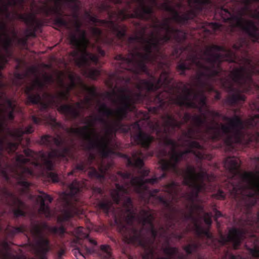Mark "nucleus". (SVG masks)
Returning <instances> with one entry per match:
<instances>
[{
    "mask_svg": "<svg viewBox=\"0 0 259 259\" xmlns=\"http://www.w3.org/2000/svg\"><path fill=\"white\" fill-rule=\"evenodd\" d=\"M184 52H187V57L185 59H180L176 67L177 70L181 75L184 76L187 70H197V85L200 90L195 92L188 88L189 84H184L180 82L181 85L183 86V94H180V87L173 84L169 73L163 70L158 78L152 76L151 80L142 81L144 88L152 90V92L159 89L162 90L153 97L155 106L150 107V111L156 114L160 111L164 112L172 102L181 108L196 109L202 113L203 108L207 106L204 90L212 91L213 87L211 83L215 81L217 78L219 79L222 87L229 93L225 101L227 105L232 106L239 101H245V97L241 94L240 89L234 86L235 84L238 86V84L233 79L232 70L229 76H226V71L221 66L223 61L237 64L236 52L223 46L212 45L206 48L203 52V56H201L191 45H188L175 46L171 55L178 59Z\"/></svg>",
    "mask_w": 259,
    "mask_h": 259,
    "instance_id": "obj_1",
    "label": "nucleus"
},
{
    "mask_svg": "<svg viewBox=\"0 0 259 259\" xmlns=\"http://www.w3.org/2000/svg\"><path fill=\"white\" fill-rule=\"evenodd\" d=\"M122 157L126 160L128 166L139 169L141 174L139 177L145 179L148 176L149 170L143 168V159L145 156L140 150L134 151L131 157L126 154H123ZM117 175L124 181L128 180L129 182L120 185L118 183L117 176H113L112 181L115 182V189L111 193L112 201L109 199H103L98 202V208L107 215L112 212L114 223L125 241L138 245L144 249L145 252L143 255V259H153V245L158 234V231L154 224L155 217L150 208L142 209L138 217L141 227L139 229L135 226L134 222L137 217L132 200L128 196L122 198V195L130 193L132 187L131 180L135 177L128 171H119ZM201 246L202 244L199 242H194L184 245L183 249L187 254H184L179 253L178 248L167 245L163 248V251L166 256H158L156 259H188V255L197 253Z\"/></svg>",
    "mask_w": 259,
    "mask_h": 259,
    "instance_id": "obj_2",
    "label": "nucleus"
},
{
    "mask_svg": "<svg viewBox=\"0 0 259 259\" xmlns=\"http://www.w3.org/2000/svg\"><path fill=\"white\" fill-rule=\"evenodd\" d=\"M182 135L183 137L179 138V141L181 142V146L186 148L184 151L177 150L180 145L170 138L171 136H157L165 146H170V151L168 152L165 149L160 150V154L162 156L160 163L164 170H171L176 175L183 178L182 184L191 189V191L182 193L181 197L190 203H194L199 193L205 190V182L213 181L215 176L208 174L202 166H199L198 172H196L195 167L192 165H188L185 169L178 167L179 162L183 159L187 160L189 154H193L199 160L208 158V155L203 151V146L195 140L198 138L194 128H189L187 131H183Z\"/></svg>",
    "mask_w": 259,
    "mask_h": 259,
    "instance_id": "obj_3",
    "label": "nucleus"
},
{
    "mask_svg": "<svg viewBox=\"0 0 259 259\" xmlns=\"http://www.w3.org/2000/svg\"><path fill=\"white\" fill-rule=\"evenodd\" d=\"M120 73L116 72L113 75L119 81H123L126 84L125 87H121L119 91L121 95L119 97L120 106L115 110L109 108L105 103H101L98 100L99 105V112L107 117H113V120L109 123L103 117L99 116H90V121L94 124L96 121H99L106 126V136L102 138L109 139V144L112 141L110 136L115 135L117 132L123 133H131V138L136 145H140L146 150H148L152 142L154 140V138L150 135L143 131L139 121H136L131 124H126L122 123V121L125 118L128 112H133L136 113V109L135 106L136 103H142L145 101L153 103V97H150L149 94L152 92V90H148L144 88L143 80L141 79L136 84V87L138 91L133 93L127 84L131 81L130 77L121 76Z\"/></svg>",
    "mask_w": 259,
    "mask_h": 259,
    "instance_id": "obj_4",
    "label": "nucleus"
},
{
    "mask_svg": "<svg viewBox=\"0 0 259 259\" xmlns=\"http://www.w3.org/2000/svg\"><path fill=\"white\" fill-rule=\"evenodd\" d=\"M207 112L213 119L211 125H206V132L212 140H219L225 136V143L232 148L234 144L246 145L253 140L259 143L255 138L256 133L259 132V117L256 114L243 121L237 115L229 117L219 111Z\"/></svg>",
    "mask_w": 259,
    "mask_h": 259,
    "instance_id": "obj_5",
    "label": "nucleus"
},
{
    "mask_svg": "<svg viewBox=\"0 0 259 259\" xmlns=\"http://www.w3.org/2000/svg\"><path fill=\"white\" fill-rule=\"evenodd\" d=\"M134 25L137 27H140L139 35L136 34L130 36L128 38L129 44L138 42L142 45L143 50L144 53L140 51L139 48L134 45L133 48L129 50L127 57H124L121 54L117 55L115 57L116 63V73H122L124 71H128L136 75L141 73H145L149 77V79L151 80L152 76L154 75L151 74L147 66V63H150L152 55V49L154 48L158 50V42H153L149 38L145 36L147 27L142 26L140 22L134 23Z\"/></svg>",
    "mask_w": 259,
    "mask_h": 259,
    "instance_id": "obj_6",
    "label": "nucleus"
},
{
    "mask_svg": "<svg viewBox=\"0 0 259 259\" xmlns=\"http://www.w3.org/2000/svg\"><path fill=\"white\" fill-rule=\"evenodd\" d=\"M71 83L66 84L62 79H59L58 82V86L62 90L58 92L56 94H53L48 92H44L42 96L46 101L42 100V97L38 92L33 93V92L36 89L37 91H42L46 86V83L39 79H36L30 85L25 88V93L27 95V102L28 104L37 105L38 106L39 113L38 117L35 115L30 116V118L33 123L38 125L42 121H51L53 123L58 127L63 128L61 123L57 122L56 119L52 117L48 112L49 108L54 105H58L63 101H68L70 97L71 91L75 87L74 77L70 76Z\"/></svg>",
    "mask_w": 259,
    "mask_h": 259,
    "instance_id": "obj_7",
    "label": "nucleus"
},
{
    "mask_svg": "<svg viewBox=\"0 0 259 259\" xmlns=\"http://www.w3.org/2000/svg\"><path fill=\"white\" fill-rule=\"evenodd\" d=\"M153 14V6L147 5L145 0H125L123 8H118L116 11L108 12L109 20L99 19L88 11L85 12L84 16L94 24L104 26L114 34L118 39L122 40L126 36L127 28L125 25H119L113 21L112 18L113 15H115L117 19L121 21L128 18L148 20L151 19Z\"/></svg>",
    "mask_w": 259,
    "mask_h": 259,
    "instance_id": "obj_8",
    "label": "nucleus"
},
{
    "mask_svg": "<svg viewBox=\"0 0 259 259\" xmlns=\"http://www.w3.org/2000/svg\"><path fill=\"white\" fill-rule=\"evenodd\" d=\"M73 24L76 33H71L69 39L75 50L70 53V55L74 58L76 66L82 70L84 75L95 80L100 75V71L91 68V65H97L99 59L96 55L89 52L88 48L89 46L95 48L96 44L91 43L87 37V31L81 29L82 22L80 20H75Z\"/></svg>",
    "mask_w": 259,
    "mask_h": 259,
    "instance_id": "obj_9",
    "label": "nucleus"
},
{
    "mask_svg": "<svg viewBox=\"0 0 259 259\" xmlns=\"http://www.w3.org/2000/svg\"><path fill=\"white\" fill-rule=\"evenodd\" d=\"M233 48L242 54V56L239 57L236 54L237 64L240 66L232 70L233 79L238 84L239 88L249 92L253 83L252 75H259V60L257 62H253L248 53L249 43L246 38H239L233 45Z\"/></svg>",
    "mask_w": 259,
    "mask_h": 259,
    "instance_id": "obj_10",
    "label": "nucleus"
},
{
    "mask_svg": "<svg viewBox=\"0 0 259 259\" xmlns=\"http://www.w3.org/2000/svg\"><path fill=\"white\" fill-rule=\"evenodd\" d=\"M84 123L87 125L82 127H66L65 130L69 134L80 136L88 142L86 149L89 151L96 149L102 158H107L113 154L114 151L110 147L109 139L101 137L100 138L94 128V123L93 122L87 120Z\"/></svg>",
    "mask_w": 259,
    "mask_h": 259,
    "instance_id": "obj_11",
    "label": "nucleus"
},
{
    "mask_svg": "<svg viewBox=\"0 0 259 259\" xmlns=\"http://www.w3.org/2000/svg\"><path fill=\"white\" fill-rule=\"evenodd\" d=\"M176 114L183 120L179 121L174 115L166 113L162 116L163 124L161 125L158 122L155 123L151 126L152 131L157 136H171L175 133L176 128L180 129L183 125L193 120V116L189 113L186 112L183 116L180 111H177Z\"/></svg>",
    "mask_w": 259,
    "mask_h": 259,
    "instance_id": "obj_12",
    "label": "nucleus"
},
{
    "mask_svg": "<svg viewBox=\"0 0 259 259\" xmlns=\"http://www.w3.org/2000/svg\"><path fill=\"white\" fill-rule=\"evenodd\" d=\"M219 11L225 21H234L237 25L246 33L254 42H259V28L252 20H245L241 17L235 16L227 10L220 9Z\"/></svg>",
    "mask_w": 259,
    "mask_h": 259,
    "instance_id": "obj_13",
    "label": "nucleus"
},
{
    "mask_svg": "<svg viewBox=\"0 0 259 259\" xmlns=\"http://www.w3.org/2000/svg\"><path fill=\"white\" fill-rule=\"evenodd\" d=\"M151 40L153 42H158V50L155 49L154 48L152 49V57L150 59V63L152 64H158V68H162L164 63L162 62V60L165 58V55L161 52V47L163 45L168 42L174 39V36L172 33H167L159 37H157L154 32H151L150 34Z\"/></svg>",
    "mask_w": 259,
    "mask_h": 259,
    "instance_id": "obj_14",
    "label": "nucleus"
},
{
    "mask_svg": "<svg viewBox=\"0 0 259 259\" xmlns=\"http://www.w3.org/2000/svg\"><path fill=\"white\" fill-rule=\"evenodd\" d=\"M153 14L152 15L151 19L147 21H151L153 24L151 27L154 29H160L163 30L167 33H172L174 36V39L178 45H183L187 39L186 33L182 30L175 28L170 25V19L165 18L162 23H159L158 20L156 18H154Z\"/></svg>",
    "mask_w": 259,
    "mask_h": 259,
    "instance_id": "obj_15",
    "label": "nucleus"
},
{
    "mask_svg": "<svg viewBox=\"0 0 259 259\" xmlns=\"http://www.w3.org/2000/svg\"><path fill=\"white\" fill-rule=\"evenodd\" d=\"M171 2L166 0L159 6V9L169 12L172 14L171 19L180 25H185L190 20L195 18V14L193 10H188L182 15H180L178 11L171 5Z\"/></svg>",
    "mask_w": 259,
    "mask_h": 259,
    "instance_id": "obj_16",
    "label": "nucleus"
},
{
    "mask_svg": "<svg viewBox=\"0 0 259 259\" xmlns=\"http://www.w3.org/2000/svg\"><path fill=\"white\" fill-rule=\"evenodd\" d=\"M96 155L94 153H90L87 160H85L89 166L90 169L88 175L90 178L96 179L100 181H104L105 179V175L108 170L111 167L110 163H105L103 160L98 163L99 171L93 166H91L93 162L96 160Z\"/></svg>",
    "mask_w": 259,
    "mask_h": 259,
    "instance_id": "obj_17",
    "label": "nucleus"
},
{
    "mask_svg": "<svg viewBox=\"0 0 259 259\" xmlns=\"http://www.w3.org/2000/svg\"><path fill=\"white\" fill-rule=\"evenodd\" d=\"M159 164L163 171L162 174L159 177H154L150 179H144L143 177H133L131 180V184L132 187L138 194H143V192L148 190L147 184H154L158 183L162 179L166 177V171L171 170H163L160 163V159L159 161Z\"/></svg>",
    "mask_w": 259,
    "mask_h": 259,
    "instance_id": "obj_18",
    "label": "nucleus"
},
{
    "mask_svg": "<svg viewBox=\"0 0 259 259\" xmlns=\"http://www.w3.org/2000/svg\"><path fill=\"white\" fill-rule=\"evenodd\" d=\"M40 10L45 16L49 17L53 16L55 17L53 21L55 25L59 27H69L68 21L63 18L64 16V12L59 7L55 5L51 6L47 4H45V6L41 7Z\"/></svg>",
    "mask_w": 259,
    "mask_h": 259,
    "instance_id": "obj_19",
    "label": "nucleus"
},
{
    "mask_svg": "<svg viewBox=\"0 0 259 259\" xmlns=\"http://www.w3.org/2000/svg\"><path fill=\"white\" fill-rule=\"evenodd\" d=\"M246 232L245 229L233 228L229 231V234L228 236L221 235L219 243L224 246L231 242L232 243L233 248L237 249L240 246Z\"/></svg>",
    "mask_w": 259,
    "mask_h": 259,
    "instance_id": "obj_20",
    "label": "nucleus"
},
{
    "mask_svg": "<svg viewBox=\"0 0 259 259\" xmlns=\"http://www.w3.org/2000/svg\"><path fill=\"white\" fill-rule=\"evenodd\" d=\"M19 19L23 21L28 28L25 30L27 37H35L36 32L39 30L42 26V22L37 19L34 15L18 14Z\"/></svg>",
    "mask_w": 259,
    "mask_h": 259,
    "instance_id": "obj_21",
    "label": "nucleus"
},
{
    "mask_svg": "<svg viewBox=\"0 0 259 259\" xmlns=\"http://www.w3.org/2000/svg\"><path fill=\"white\" fill-rule=\"evenodd\" d=\"M60 104L61 103L58 105H55L58 107V111L70 120H74L79 117L80 115V110L85 108L82 102H76L75 107L71 105Z\"/></svg>",
    "mask_w": 259,
    "mask_h": 259,
    "instance_id": "obj_22",
    "label": "nucleus"
},
{
    "mask_svg": "<svg viewBox=\"0 0 259 259\" xmlns=\"http://www.w3.org/2000/svg\"><path fill=\"white\" fill-rule=\"evenodd\" d=\"M33 231L38 237L36 245L38 251L40 254V259H47L46 255L52 249V246L49 239L42 235V231L40 227L36 225L33 227Z\"/></svg>",
    "mask_w": 259,
    "mask_h": 259,
    "instance_id": "obj_23",
    "label": "nucleus"
},
{
    "mask_svg": "<svg viewBox=\"0 0 259 259\" xmlns=\"http://www.w3.org/2000/svg\"><path fill=\"white\" fill-rule=\"evenodd\" d=\"M5 194L11 199L10 205L14 208L13 212L14 217L18 218L20 217H26V205L25 203L10 191L5 190Z\"/></svg>",
    "mask_w": 259,
    "mask_h": 259,
    "instance_id": "obj_24",
    "label": "nucleus"
},
{
    "mask_svg": "<svg viewBox=\"0 0 259 259\" xmlns=\"http://www.w3.org/2000/svg\"><path fill=\"white\" fill-rule=\"evenodd\" d=\"M159 192V190L155 189L150 190L148 187V190L143 192V194H139L142 199L145 201H149L150 199L153 198L158 201L162 204L164 207L170 211H175V208L172 206L171 200L166 199L162 196H157V194Z\"/></svg>",
    "mask_w": 259,
    "mask_h": 259,
    "instance_id": "obj_25",
    "label": "nucleus"
},
{
    "mask_svg": "<svg viewBox=\"0 0 259 259\" xmlns=\"http://www.w3.org/2000/svg\"><path fill=\"white\" fill-rule=\"evenodd\" d=\"M3 131V123L0 120V154L4 152H7L8 153H14L18 148V144L16 143H13L9 139L8 136H11L7 132V135H2ZM9 132V131H8Z\"/></svg>",
    "mask_w": 259,
    "mask_h": 259,
    "instance_id": "obj_26",
    "label": "nucleus"
},
{
    "mask_svg": "<svg viewBox=\"0 0 259 259\" xmlns=\"http://www.w3.org/2000/svg\"><path fill=\"white\" fill-rule=\"evenodd\" d=\"M252 2H254L253 0H241V3L242 4H243V5H244V7L242 9V10L240 12V15L239 16H238L237 15V16H239V17H241L242 18V16L245 14L246 12H249L250 13L252 12V11L250 9V6L252 4ZM225 9V10H227L229 12H230L231 14H233L235 15L234 14H233V13H232L231 12H230L229 10H228L227 9H226L224 8V6H216L215 8V16H217V15L219 16L223 20V21H224V22H228V23H236V22L235 21H225V19H224L222 15H221V13L219 11V9ZM235 16H236L235 15Z\"/></svg>",
    "mask_w": 259,
    "mask_h": 259,
    "instance_id": "obj_27",
    "label": "nucleus"
},
{
    "mask_svg": "<svg viewBox=\"0 0 259 259\" xmlns=\"http://www.w3.org/2000/svg\"><path fill=\"white\" fill-rule=\"evenodd\" d=\"M37 225L40 228L41 231H42V235L45 237L43 235V229H47L49 230L51 233L55 234V235H59L60 236H63L65 232V228L61 226L60 227H50L48 225V224L46 223H42L41 225L37 223H31V232L33 234V235L35 237L36 240V242L38 240V237L35 235L33 231V227L35 225Z\"/></svg>",
    "mask_w": 259,
    "mask_h": 259,
    "instance_id": "obj_28",
    "label": "nucleus"
},
{
    "mask_svg": "<svg viewBox=\"0 0 259 259\" xmlns=\"http://www.w3.org/2000/svg\"><path fill=\"white\" fill-rule=\"evenodd\" d=\"M90 30L96 44L104 43L111 46L114 43L113 38H110L107 35H104L101 29L96 27H91Z\"/></svg>",
    "mask_w": 259,
    "mask_h": 259,
    "instance_id": "obj_29",
    "label": "nucleus"
},
{
    "mask_svg": "<svg viewBox=\"0 0 259 259\" xmlns=\"http://www.w3.org/2000/svg\"><path fill=\"white\" fill-rule=\"evenodd\" d=\"M34 132V128L31 124L26 126L24 130L22 129H17L15 131H9L8 134L11 136V138L15 141L13 143H16L18 147L21 144L22 140V136L24 134H31Z\"/></svg>",
    "mask_w": 259,
    "mask_h": 259,
    "instance_id": "obj_30",
    "label": "nucleus"
},
{
    "mask_svg": "<svg viewBox=\"0 0 259 259\" xmlns=\"http://www.w3.org/2000/svg\"><path fill=\"white\" fill-rule=\"evenodd\" d=\"M202 114L203 117L197 115L193 116L192 123L196 127V128H194V129L195 130V135L197 136V138H199V134L201 133V128L203 126H205L204 133L209 135V134L206 132V125H209L207 123V117L204 113H202ZM192 128H193V127Z\"/></svg>",
    "mask_w": 259,
    "mask_h": 259,
    "instance_id": "obj_31",
    "label": "nucleus"
},
{
    "mask_svg": "<svg viewBox=\"0 0 259 259\" xmlns=\"http://www.w3.org/2000/svg\"><path fill=\"white\" fill-rule=\"evenodd\" d=\"M7 27L6 24L4 22H0V44L3 48L10 55L9 49L11 46V39L7 34Z\"/></svg>",
    "mask_w": 259,
    "mask_h": 259,
    "instance_id": "obj_32",
    "label": "nucleus"
},
{
    "mask_svg": "<svg viewBox=\"0 0 259 259\" xmlns=\"http://www.w3.org/2000/svg\"><path fill=\"white\" fill-rule=\"evenodd\" d=\"M64 201L67 208L63 210L61 215L58 218V221L60 222L67 221L74 214L77 213L75 207L70 200L65 198Z\"/></svg>",
    "mask_w": 259,
    "mask_h": 259,
    "instance_id": "obj_33",
    "label": "nucleus"
},
{
    "mask_svg": "<svg viewBox=\"0 0 259 259\" xmlns=\"http://www.w3.org/2000/svg\"><path fill=\"white\" fill-rule=\"evenodd\" d=\"M38 198L40 199V207L39 208V212L44 215L46 218H50L51 217V212L49 206L45 203L46 201H48L49 203H51L53 198L48 194L45 193L42 195L39 196Z\"/></svg>",
    "mask_w": 259,
    "mask_h": 259,
    "instance_id": "obj_34",
    "label": "nucleus"
},
{
    "mask_svg": "<svg viewBox=\"0 0 259 259\" xmlns=\"http://www.w3.org/2000/svg\"><path fill=\"white\" fill-rule=\"evenodd\" d=\"M165 189L168 194L171 196L172 199L178 201V196L182 191L180 183L172 181L165 185Z\"/></svg>",
    "mask_w": 259,
    "mask_h": 259,
    "instance_id": "obj_35",
    "label": "nucleus"
},
{
    "mask_svg": "<svg viewBox=\"0 0 259 259\" xmlns=\"http://www.w3.org/2000/svg\"><path fill=\"white\" fill-rule=\"evenodd\" d=\"M21 255L14 254L11 252L7 242L0 243V259H23ZM26 259V258H24Z\"/></svg>",
    "mask_w": 259,
    "mask_h": 259,
    "instance_id": "obj_36",
    "label": "nucleus"
},
{
    "mask_svg": "<svg viewBox=\"0 0 259 259\" xmlns=\"http://www.w3.org/2000/svg\"><path fill=\"white\" fill-rule=\"evenodd\" d=\"M211 3V0H188V4L195 14V18L201 12L205 7Z\"/></svg>",
    "mask_w": 259,
    "mask_h": 259,
    "instance_id": "obj_37",
    "label": "nucleus"
},
{
    "mask_svg": "<svg viewBox=\"0 0 259 259\" xmlns=\"http://www.w3.org/2000/svg\"><path fill=\"white\" fill-rule=\"evenodd\" d=\"M69 192L68 195L75 201L77 200V197L79 193L81 192L82 188V185L79 181L74 180L69 185Z\"/></svg>",
    "mask_w": 259,
    "mask_h": 259,
    "instance_id": "obj_38",
    "label": "nucleus"
},
{
    "mask_svg": "<svg viewBox=\"0 0 259 259\" xmlns=\"http://www.w3.org/2000/svg\"><path fill=\"white\" fill-rule=\"evenodd\" d=\"M50 2H53L54 5L59 7L62 9L64 4H67L69 7H71L73 10L79 11V6L78 5V0H49Z\"/></svg>",
    "mask_w": 259,
    "mask_h": 259,
    "instance_id": "obj_39",
    "label": "nucleus"
},
{
    "mask_svg": "<svg viewBox=\"0 0 259 259\" xmlns=\"http://www.w3.org/2000/svg\"><path fill=\"white\" fill-rule=\"evenodd\" d=\"M88 166V165L87 164V162L85 161V160H80L75 165L72 170L68 174V175H74L76 176V175L75 174L78 171L85 172Z\"/></svg>",
    "mask_w": 259,
    "mask_h": 259,
    "instance_id": "obj_40",
    "label": "nucleus"
},
{
    "mask_svg": "<svg viewBox=\"0 0 259 259\" xmlns=\"http://www.w3.org/2000/svg\"><path fill=\"white\" fill-rule=\"evenodd\" d=\"M195 227L196 233L198 236L201 237L203 236L208 239H212V235L209 232L208 229H204L203 227L197 224L195 225Z\"/></svg>",
    "mask_w": 259,
    "mask_h": 259,
    "instance_id": "obj_41",
    "label": "nucleus"
},
{
    "mask_svg": "<svg viewBox=\"0 0 259 259\" xmlns=\"http://www.w3.org/2000/svg\"><path fill=\"white\" fill-rule=\"evenodd\" d=\"M0 3L3 4V7H0V12L2 13H6L7 17H9L10 14L8 11V7L9 6H15L16 5V0H8L7 3L3 0H0Z\"/></svg>",
    "mask_w": 259,
    "mask_h": 259,
    "instance_id": "obj_42",
    "label": "nucleus"
},
{
    "mask_svg": "<svg viewBox=\"0 0 259 259\" xmlns=\"http://www.w3.org/2000/svg\"><path fill=\"white\" fill-rule=\"evenodd\" d=\"M6 231L10 236H14L19 233H23L25 231V228L24 226L21 225L19 227H12L8 226L6 228Z\"/></svg>",
    "mask_w": 259,
    "mask_h": 259,
    "instance_id": "obj_43",
    "label": "nucleus"
},
{
    "mask_svg": "<svg viewBox=\"0 0 259 259\" xmlns=\"http://www.w3.org/2000/svg\"><path fill=\"white\" fill-rule=\"evenodd\" d=\"M82 88L83 91L87 92L89 95V96L93 98H97L99 96V94L97 92V89L94 86L89 87L82 83Z\"/></svg>",
    "mask_w": 259,
    "mask_h": 259,
    "instance_id": "obj_44",
    "label": "nucleus"
},
{
    "mask_svg": "<svg viewBox=\"0 0 259 259\" xmlns=\"http://www.w3.org/2000/svg\"><path fill=\"white\" fill-rule=\"evenodd\" d=\"M100 250L104 259H114L112 257L111 249L109 245H102L100 246Z\"/></svg>",
    "mask_w": 259,
    "mask_h": 259,
    "instance_id": "obj_45",
    "label": "nucleus"
},
{
    "mask_svg": "<svg viewBox=\"0 0 259 259\" xmlns=\"http://www.w3.org/2000/svg\"><path fill=\"white\" fill-rule=\"evenodd\" d=\"M0 95H2V99H3L5 104L9 110H15V106L14 105L12 101L5 96V93L4 92H1Z\"/></svg>",
    "mask_w": 259,
    "mask_h": 259,
    "instance_id": "obj_46",
    "label": "nucleus"
},
{
    "mask_svg": "<svg viewBox=\"0 0 259 259\" xmlns=\"http://www.w3.org/2000/svg\"><path fill=\"white\" fill-rule=\"evenodd\" d=\"M221 259H250L243 257L240 255H235L232 253L230 252L228 250H226L225 252L224 255Z\"/></svg>",
    "mask_w": 259,
    "mask_h": 259,
    "instance_id": "obj_47",
    "label": "nucleus"
},
{
    "mask_svg": "<svg viewBox=\"0 0 259 259\" xmlns=\"http://www.w3.org/2000/svg\"><path fill=\"white\" fill-rule=\"evenodd\" d=\"M247 250L253 257H259V246L256 244H254V246L252 248L247 247Z\"/></svg>",
    "mask_w": 259,
    "mask_h": 259,
    "instance_id": "obj_48",
    "label": "nucleus"
},
{
    "mask_svg": "<svg viewBox=\"0 0 259 259\" xmlns=\"http://www.w3.org/2000/svg\"><path fill=\"white\" fill-rule=\"evenodd\" d=\"M93 99V98L89 96H87L84 98L82 103L86 109H88L91 106Z\"/></svg>",
    "mask_w": 259,
    "mask_h": 259,
    "instance_id": "obj_49",
    "label": "nucleus"
},
{
    "mask_svg": "<svg viewBox=\"0 0 259 259\" xmlns=\"http://www.w3.org/2000/svg\"><path fill=\"white\" fill-rule=\"evenodd\" d=\"M164 217L167 221L169 222L167 227V229H168L172 225L171 221L174 219V216L171 213H165L164 214Z\"/></svg>",
    "mask_w": 259,
    "mask_h": 259,
    "instance_id": "obj_50",
    "label": "nucleus"
},
{
    "mask_svg": "<svg viewBox=\"0 0 259 259\" xmlns=\"http://www.w3.org/2000/svg\"><path fill=\"white\" fill-rule=\"evenodd\" d=\"M213 195L217 199L224 200L226 198L225 193L221 190H218L216 193L214 194Z\"/></svg>",
    "mask_w": 259,
    "mask_h": 259,
    "instance_id": "obj_51",
    "label": "nucleus"
},
{
    "mask_svg": "<svg viewBox=\"0 0 259 259\" xmlns=\"http://www.w3.org/2000/svg\"><path fill=\"white\" fill-rule=\"evenodd\" d=\"M116 94L115 92L112 93L107 92L105 94V97L108 99L111 100L114 103H116V101L114 99V96H115Z\"/></svg>",
    "mask_w": 259,
    "mask_h": 259,
    "instance_id": "obj_52",
    "label": "nucleus"
},
{
    "mask_svg": "<svg viewBox=\"0 0 259 259\" xmlns=\"http://www.w3.org/2000/svg\"><path fill=\"white\" fill-rule=\"evenodd\" d=\"M209 26L214 31L219 30L221 26V25L220 24L214 22L210 23Z\"/></svg>",
    "mask_w": 259,
    "mask_h": 259,
    "instance_id": "obj_53",
    "label": "nucleus"
},
{
    "mask_svg": "<svg viewBox=\"0 0 259 259\" xmlns=\"http://www.w3.org/2000/svg\"><path fill=\"white\" fill-rule=\"evenodd\" d=\"M14 76L17 79L19 80V81H21L25 78L26 75L21 73L17 72L15 73Z\"/></svg>",
    "mask_w": 259,
    "mask_h": 259,
    "instance_id": "obj_54",
    "label": "nucleus"
},
{
    "mask_svg": "<svg viewBox=\"0 0 259 259\" xmlns=\"http://www.w3.org/2000/svg\"><path fill=\"white\" fill-rule=\"evenodd\" d=\"M76 257L77 259H85L83 253L82 252L80 249H77V253L75 252Z\"/></svg>",
    "mask_w": 259,
    "mask_h": 259,
    "instance_id": "obj_55",
    "label": "nucleus"
},
{
    "mask_svg": "<svg viewBox=\"0 0 259 259\" xmlns=\"http://www.w3.org/2000/svg\"><path fill=\"white\" fill-rule=\"evenodd\" d=\"M45 81L47 83H53L54 82V78L52 75H46L44 77Z\"/></svg>",
    "mask_w": 259,
    "mask_h": 259,
    "instance_id": "obj_56",
    "label": "nucleus"
},
{
    "mask_svg": "<svg viewBox=\"0 0 259 259\" xmlns=\"http://www.w3.org/2000/svg\"><path fill=\"white\" fill-rule=\"evenodd\" d=\"M14 110H9L8 112L7 117L8 119L10 121H13L14 119Z\"/></svg>",
    "mask_w": 259,
    "mask_h": 259,
    "instance_id": "obj_57",
    "label": "nucleus"
},
{
    "mask_svg": "<svg viewBox=\"0 0 259 259\" xmlns=\"http://www.w3.org/2000/svg\"><path fill=\"white\" fill-rule=\"evenodd\" d=\"M65 253V249H64L63 248H60L57 253V255H58V258L61 259L62 258V257L64 255Z\"/></svg>",
    "mask_w": 259,
    "mask_h": 259,
    "instance_id": "obj_58",
    "label": "nucleus"
},
{
    "mask_svg": "<svg viewBox=\"0 0 259 259\" xmlns=\"http://www.w3.org/2000/svg\"><path fill=\"white\" fill-rule=\"evenodd\" d=\"M212 92H215V95L214 96V99L217 101L220 100L221 98V95L220 93H219L217 91L215 90L214 88H213V90Z\"/></svg>",
    "mask_w": 259,
    "mask_h": 259,
    "instance_id": "obj_59",
    "label": "nucleus"
},
{
    "mask_svg": "<svg viewBox=\"0 0 259 259\" xmlns=\"http://www.w3.org/2000/svg\"><path fill=\"white\" fill-rule=\"evenodd\" d=\"M97 52L99 53V55H100L101 56H104L105 55V51L101 49V48L99 46L97 47Z\"/></svg>",
    "mask_w": 259,
    "mask_h": 259,
    "instance_id": "obj_60",
    "label": "nucleus"
},
{
    "mask_svg": "<svg viewBox=\"0 0 259 259\" xmlns=\"http://www.w3.org/2000/svg\"><path fill=\"white\" fill-rule=\"evenodd\" d=\"M204 222L206 225L210 226L212 224V220L210 218H205L204 219Z\"/></svg>",
    "mask_w": 259,
    "mask_h": 259,
    "instance_id": "obj_61",
    "label": "nucleus"
},
{
    "mask_svg": "<svg viewBox=\"0 0 259 259\" xmlns=\"http://www.w3.org/2000/svg\"><path fill=\"white\" fill-rule=\"evenodd\" d=\"M184 217H185V219L186 220H192L194 219V217H193V214H192V212H191V213H189V214H185L184 215Z\"/></svg>",
    "mask_w": 259,
    "mask_h": 259,
    "instance_id": "obj_62",
    "label": "nucleus"
},
{
    "mask_svg": "<svg viewBox=\"0 0 259 259\" xmlns=\"http://www.w3.org/2000/svg\"><path fill=\"white\" fill-rule=\"evenodd\" d=\"M73 11H74V13L73 14L72 17L74 19V20H80L79 19L78 14L77 13V12L78 11H76V10H73Z\"/></svg>",
    "mask_w": 259,
    "mask_h": 259,
    "instance_id": "obj_63",
    "label": "nucleus"
},
{
    "mask_svg": "<svg viewBox=\"0 0 259 259\" xmlns=\"http://www.w3.org/2000/svg\"><path fill=\"white\" fill-rule=\"evenodd\" d=\"M222 215V213L220 211H216L215 213V218L216 219L221 217Z\"/></svg>",
    "mask_w": 259,
    "mask_h": 259,
    "instance_id": "obj_64",
    "label": "nucleus"
}]
</instances>
